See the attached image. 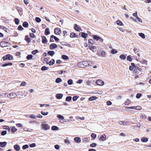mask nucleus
<instances>
[{
    "mask_svg": "<svg viewBox=\"0 0 151 151\" xmlns=\"http://www.w3.org/2000/svg\"><path fill=\"white\" fill-rule=\"evenodd\" d=\"M7 144V142H1V147H4Z\"/></svg>",
    "mask_w": 151,
    "mask_h": 151,
    "instance_id": "obj_29",
    "label": "nucleus"
},
{
    "mask_svg": "<svg viewBox=\"0 0 151 151\" xmlns=\"http://www.w3.org/2000/svg\"><path fill=\"white\" fill-rule=\"evenodd\" d=\"M80 35H78L76 34V33L73 32H72L70 33V37L72 38H74L75 37H80Z\"/></svg>",
    "mask_w": 151,
    "mask_h": 151,
    "instance_id": "obj_7",
    "label": "nucleus"
},
{
    "mask_svg": "<svg viewBox=\"0 0 151 151\" xmlns=\"http://www.w3.org/2000/svg\"><path fill=\"white\" fill-rule=\"evenodd\" d=\"M96 47L95 46H93L89 48V49L92 50L93 52H95L96 50Z\"/></svg>",
    "mask_w": 151,
    "mask_h": 151,
    "instance_id": "obj_23",
    "label": "nucleus"
},
{
    "mask_svg": "<svg viewBox=\"0 0 151 151\" xmlns=\"http://www.w3.org/2000/svg\"><path fill=\"white\" fill-rule=\"evenodd\" d=\"M50 34V32L49 29L48 28H47L45 30V34L47 35H49Z\"/></svg>",
    "mask_w": 151,
    "mask_h": 151,
    "instance_id": "obj_19",
    "label": "nucleus"
},
{
    "mask_svg": "<svg viewBox=\"0 0 151 151\" xmlns=\"http://www.w3.org/2000/svg\"><path fill=\"white\" fill-rule=\"evenodd\" d=\"M6 46V43H4V42H1V47H4Z\"/></svg>",
    "mask_w": 151,
    "mask_h": 151,
    "instance_id": "obj_43",
    "label": "nucleus"
},
{
    "mask_svg": "<svg viewBox=\"0 0 151 151\" xmlns=\"http://www.w3.org/2000/svg\"><path fill=\"white\" fill-rule=\"evenodd\" d=\"M96 83L97 85L99 86H103L104 85V82L100 80H97Z\"/></svg>",
    "mask_w": 151,
    "mask_h": 151,
    "instance_id": "obj_8",
    "label": "nucleus"
},
{
    "mask_svg": "<svg viewBox=\"0 0 151 151\" xmlns=\"http://www.w3.org/2000/svg\"><path fill=\"white\" fill-rule=\"evenodd\" d=\"M99 36L97 35H93V37L94 40H95L97 41L99 40Z\"/></svg>",
    "mask_w": 151,
    "mask_h": 151,
    "instance_id": "obj_27",
    "label": "nucleus"
},
{
    "mask_svg": "<svg viewBox=\"0 0 151 151\" xmlns=\"http://www.w3.org/2000/svg\"><path fill=\"white\" fill-rule=\"evenodd\" d=\"M55 149L57 150H58L60 148V147L58 145H55Z\"/></svg>",
    "mask_w": 151,
    "mask_h": 151,
    "instance_id": "obj_63",
    "label": "nucleus"
},
{
    "mask_svg": "<svg viewBox=\"0 0 151 151\" xmlns=\"http://www.w3.org/2000/svg\"><path fill=\"white\" fill-rule=\"evenodd\" d=\"M142 69L139 68L138 67H137L136 68H135V69L134 70V73H136L137 74H139L140 75L142 73H140V72H141L142 71Z\"/></svg>",
    "mask_w": 151,
    "mask_h": 151,
    "instance_id": "obj_3",
    "label": "nucleus"
},
{
    "mask_svg": "<svg viewBox=\"0 0 151 151\" xmlns=\"http://www.w3.org/2000/svg\"><path fill=\"white\" fill-rule=\"evenodd\" d=\"M35 21L37 22H40L41 21V19L38 17H36L35 19Z\"/></svg>",
    "mask_w": 151,
    "mask_h": 151,
    "instance_id": "obj_46",
    "label": "nucleus"
},
{
    "mask_svg": "<svg viewBox=\"0 0 151 151\" xmlns=\"http://www.w3.org/2000/svg\"><path fill=\"white\" fill-rule=\"evenodd\" d=\"M74 29L77 31H79L81 29L79 28V26L76 24H74Z\"/></svg>",
    "mask_w": 151,
    "mask_h": 151,
    "instance_id": "obj_15",
    "label": "nucleus"
},
{
    "mask_svg": "<svg viewBox=\"0 0 151 151\" xmlns=\"http://www.w3.org/2000/svg\"><path fill=\"white\" fill-rule=\"evenodd\" d=\"M139 35L143 38H145V34L142 33H139Z\"/></svg>",
    "mask_w": 151,
    "mask_h": 151,
    "instance_id": "obj_39",
    "label": "nucleus"
},
{
    "mask_svg": "<svg viewBox=\"0 0 151 151\" xmlns=\"http://www.w3.org/2000/svg\"><path fill=\"white\" fill-rule=\"evenodd\" d=\"M1 28L3 29L5 32H7V28L6 27L1 26Z\"/></svg>",
    "mask_w": 151,
    "mask_h": 151,
    "instance_id": "obj_56",
    "label": "nucleus"
},
{
    "mask_svg": "<svg viewBox=\"0 0 151 151\" xmlns=\"http://www.w3.org/2000/svg\"><path fill=\"white\" fill-rule=\"evenodd\" d=\"M81 36L84 38H86L87 37V36L88 35V34L87 33H86L84 32H81Z\"/></svg>",
    "mask_w": 151,
    "mask_h": 151,
    "instance_id": "obj_24",
    "label": "nucleus"
},
{
    "mask_svg": "<svg viewBox=\"0 0 151 151\" xmlns=\"http://www.w3.org/2000/svg\"><path fill=\"white\" fill-rule=\"evenodd\" d=\"M131 103V101L129 99H127L126 101L125 102V104L126 105H128L130 104Z\"/></svg>",
    "mask_w": 151,
    "mask_h": 151,
    "instance_id": "obj_30",
    "label": "nucleus"
},
{
    "mask_svg": "<svg viewBox=\"0 0 151 151\" xmlns=\"http://www.w3.org/2000/svg\"><path fill=\"white\" fill-rule=\"evenodd\" d=\"M35 146L36 145L35 143H32L29 145V146L31 147H35Z\"/></svg>",
    "mask_w": 151,
    "mask_h": 151,
    "instance_id": "obj_64",
    "label": "nucleus"
},
{
    "mask_svg": "<svg viewBox=\"0 0 151 151\" xmlns=\"http://www.w3.org/2000/svg\"><path fill=\"white\" fill-rule=\"evenodd\" d=\"M42 42L43 44H46L47 40L46 37L44 36L42 37Z\"/></svg>",
    "mask_w": 151,
    "mask_h": 151,
    "instance_id": "obj_12",
    "label": "nucleus"
},
{
    "mask_svg": "<svg viewBox=\"0 0 151 151\" xmlns=\"http://www.w3.org/2000/svg\"><path fill=\"white\" fill-rule=\"evenodd\" d=\"M119 124L121 125H125L127 124V122H125L124 121H119L118 122Z\"/></svg>",
    "mask_w": 151,
    "mask_h": 151,
    "instance_id": "obj_17",
    "label": "nucleus"
},
{
    "mask_svg": "<svg viewBox=\"0 0 151 151\" xmlns=\"http://www.w3.org/2000/svg\"><path fill=\"white\" fill-rule=\"evenodd\" d=\"M29 147V146L27 145H25L23 146L22 148L23 150L26 149Z\"/></svg>",
    "mask_w": 151,
    "mask_h": 151,
    "instance_id": "obj_54",
    "label": "nucleus"
},
{
    "mask_svg": "<svg viewBox=\"0 0 151 151\" xmlns=\"http://www.w3.org/2000/svg\"><path fill=\"white\" fill-rule=\"evenodd\" d=\"M38 52V51L37 50H36L32 51V53L33 55H35L36 53Z\"/></svg>",
    "mask_w": 151,
    "mask_h": 151,
    "instance_id": "obj_50",
    "label": "nucleus"
},
{
    "mask_svg": "<svg viewBox=\"0 0 151 151\" xmlns=\"http://www.w3.org/2000/svg\"><path fill=\"white\" fill-rule=\"evenodd\" d=\"M17 96V95L16 93H11L7 95V97L10 99L14 98H16Z\"/></svg>",
    "mask_w": 151,
    "mask_h": 151,
    "instance_id": "obj_4",
    "label": "nucleus"
},
{
    "mask_svg": "<svg viewBox=\"0 0 151 151\" xmlns=\"http://www.w3.org/2000/svg\"><path fill=\"white\" fill-rule=\"evenodd\" d=\"M55 60L54 59H52L49 63L47 62L46 63L50 65H53L55 63Z\"/></svg>",
    "mask_w": 151,
    "mask_h": 151,
    "instance_id": "obj_20",
    "label": "nucleus"
},
{
    "mask_svg": "<svg viewBox=\"0 0 151 151\" xmlns=\"http://www.w3.org/2000/svg\"><path fill=\"white\" fill-rule=\"evenodd\" d=\"M68 84L71 85L73 84V81L72 80L70 79L68 81Z\"/></svg>",
    "mask_w": 151,
    "mask_h": 151,
    "instance_id": "obj_52",
    "label": "nucleus"
},
{
    "mask_svg": "<svg viewBox=\"0 0 151 151\" xmlns=\"http://www.w3.org/2000/svg\"><path fill=\"white\" fill-rule=\"evenodd\" d=\"M142 96V94L141 93H137L136 96V97L137 99L139 98L140 97Z\"/></svg>",
    "mask_w": 151,
    "mask_h": 151,
    "instance_id": "obj_60",
    "label": "nucleus"
},
{
    "mask_svg": "<svg viewBox=\"0 0 151 151\" xmlns=\"http://www.w3.org/2000/svg\"><path fill=\"white\" fill-rule=\"evenodd\" d=\"M14 149L16 151H19L20 150L19 146L17 145H15L14 146Z\"/></svg>",
    "mask_w": 151,
    "mask_h": 151,
    "instance_id": "obj_16",
    "label": "nucleus"
},
{
    "mask_svg": "<svg viewBox=\"0 0 151 151\" xmlns=\"http://www.w3.org/2000/svg\"><path fill=\"white\" fill-rule=\"evenodd\" d=\"M48 69V67H47L45 66H43L41 68V70L42 71H44L46 70H47Z\"/></svg>",
    "mask_w": 151,
    "mask_h": 151,
    "instance_id": "obj_37",
    "label": "nucleus"
},
{
    "mask_svg": "<svg viewBox=\"0 0 151 151\" xmlns=\"http://www.w3.org/2000/svg\"><path fill=\"white\" fill-rule=\"evenodd\" d=\"M28 24L27 22H24L22 24V26L24 27H28Z\"/></svg>",
    "mask_w": 151,
    "mask_h": 151,
    "instance_id": "obj_26",
    "label": "nucleus"
},
{
    "mask_svg": "<svg viewBox=\"0 0 151 151\" xmlns=\"http://www.w3.org/2000/svg\"><path fill=\"white\" fill-rule=\"evenodd\" d=\"M131 66H130L129 67V69L130 70H132L134 69V67H135V64L133 63H131Z\"/></svg>",
    "mask_w": 151,
    "mask_h": 151,
    "instance_id": "obj_22",
    "label": "nucleus"
},
{
    "mask_svg": "<svg viewBox=\"0 0 151 151\" xmlns=\"http://www.w3.org/2000/svg\"><path fill=\"white\" fill-rule=\"evenodd\" d=\"M26 84V83L25 82H23L20 84V86H25Z\"/></svg>",
    "mask_w": 151,
    "mask_h": 151,
    "instance_id": "obj_62",
    "label": "nucleus"
},
{
    "mask_svg": "<svg viewBox=\"0 0 151 151\" xmlns=\"http://www.w3.org/2000/svg\"><path fill=\"white\" fill-rule=\"evenodd\" d=\"M63 94L61 93H58L56 94V97L58 99H60L62 98Z\"/></svg>",
    "mask_w": 151,
    "mask_h": 151,
    "instance_id": "obj_18",
    "label": "nucleus"
},
{
    "mask_svg": "<svg viewBox=\"0 0 151 151\" xmlns=\"http://www.w3.org/2000/svg\"><path fill=\"white\" fill-rule=\"evenodd\" d=\"M17 130V129L15 128L14 126L12 127L11 129V132H16Z\"/></svg>",
    "mask_w": 151,
    "mask_h": 151,
    "instance_id": "obj_33",
    "label": "nucleus"
},
{
    "mask_svg": "<svg viewBox=\"0 0 151 151\" xmlns=\"http://www.w3.org/2000/svg\"><path fill=\"white\" fill-rule=\"evenodd\" d=\"M3 60L4 61L6 60H12L13 59V56L10 54H7L2 58Z\"/></svg>",
    "mask_w": 151,
    "mask_h": 151,
    "instance_id": "obj_2",
    "label": "nucleus"
},
{
    "mask_svg": "<svg viewBox=\"0 0 151 151\" xmlns=\"http://www.w3.org/2000/svg\"><path fill=\"white\" fill-rule=\"evenodd\" d=\"M141 141L143 142H146L148 141V139L146 137H143L141 139Z\"/></svg>",
    "mask_w": 151,
    "mask_h": 151,
    "instance_id": "obj_31",
    "label": "nucleus"
},
{
    "mask_svg": "<svg viewBox=\"0 0 151 151\" xmlns=\"http://www.w3.org/2000/svg\"><path fill=\"white\" fill-rule=\"evenodd\" d=\"M14 21L15 23L17 25L19 24V19L17 18H16L14 19Z\"/></svg>",
    "mask_w": 151,
    "mask_h": 151,
    "instance_id": "obj_41",
    "label": "nucleus"
},
{
    "mask_svg": "<svg viewBox=\"0 0 151 151\" xmlns=\"http://www.w3.org/2000/svg\"><path fill=\"white\" fill-rule=\"evenodd\" d=\"M41 114L45 116L48 114V113L47 112H45L43 111H41Z\"/></svg>",
    "mask_w": 151,
    "mask_h": 151,
    "instance_id": "obj_57",
    "label": "nucleus"
},
{
    "mask_svg": "<svg viewBox=\"0 0 151 151\" xmlns=\"http://www.w3.org/2000/svg\"><path fill=\"white\" fill-rule=\"evenodd\" d=\"M62 79L61 78H57L55 80V82L56 83H59L62 81Z\"/></svg>",
    "mask_w": 151,
    "mask_h": 151,
    "instance_id": "obj_35",
    "label": "nucleus"
},
{
    "mask_svg": "<svg viewBox=\"0 0 151 151\" xmlns=\"http://www.w3.org/2000/svg\"><path fill=\"white\" fill-rule=\"evenodd\" d=\"M74 140L75 142L78 143H79L81 142V139L79 137H76L74 138Z\"/></svg>",
    "mask_w": 151,
    "mask_h": 151,
    "instance_id": "obj_14",
    "label": "nucleus"
},
{
    "mask_svg": "<svg viewBox=\"0 0 151 151\" xmlns=\"http://www.w3.org/2000/svg\"><path fill=\"white\" fill-rule=\"evenodd\" d=\"M97 98V97L96 96H91L89 98L88 100L90 101H91L92 100H96Z\"/></svg>",
    "mask_w": 151,
    "mask_h": 151,
    "instance_id": "obj_25",
    "label": "nucleus"
},
{
    "mask_svg": "<svg viewBox=\"0 0 151 151\" xmlns=\"http://www.w3.org/2000/svg\"><path fill=\"white\" fill-rule=\"evenodd\" d=\"M106 139V136L105 134L101 136L99 140L101 141H103L105 140Z\"/></svg>",
    "mask_w": 151,
    "mask_h": 151,
    "instance_id": "obj_10",
    "label": "nucleus"
},
{
    "mask_svg": "<svg viewBox=\"0 0 151 151\" xmlns=\"http://www.w3.org/2000/svg\"><path fill=\"white\" fill-rule=\"evenodd\" d=\"M91 64H92L91 61L85 60L78 63V66L80 68H85L87 66L90 65Z\"/></svg>",
    "mask_w": 151,
    "mask_h": 151,
    "instance_id": "obj_1",
    "label": "nucleus"
},
{
    "mask_svg": "<svg viewBox=\"0 0 151 151\" xmlns=\"http://www.w3.org/2000/svg\"><path fill=\"white\" fill-rule=\"evenodd\" d=\"M13 65V64L12 63H4L2 65V66L3 67H5L7 66H12Z\"/></svg>",
    "mask_w": 151,
    "mask_h": 151,
    "instance_id": "obj_21",
    "label": "nucleus"
},
{
    "mask_svg": "<svg viewBox=\"0 0 151 151\" xmlns=\"http://www.w3.org/2000/svg\"><path fill=\"white\" fill-rule=\"evenodd\" d=\"M91 137L93 139H95L96 137V134L94 133H92L91 134Z\"/></svg>",
    "mask_w": 151,
    "mask_h": 151,
    "instance_id": "obj_51",
    "label": "nucleus"
},
{
    "mask_svg": "<svg viewBox=\"0 0 151 151\" xmlns=\"http://www.w3.org/2000/svg\"><path fill=\"white\" fill-rule=\"evenodd\" d=\"M116 22V24L119 25L121 26L122 24V22L119 20L117 21Z\"/></svg>",
    "mask_w": 151,
    "mask_h": 151,
    "instance_id": "obj_47",
    "label": "nucleus"
},
{
    "mask_svg": "<svg viewBox=\"0 0 151 151\" xmlns=\"http://www.w3.org/2000/svg\"><path fill=\"white\" fill-rule=\"evenodd\" d=\"M32 55H28L26 57L27 59V60H30L32 58Z\"/></svg>",
    "mask_w": 151,
    "mask_h": 151,
    "instance_id": "obj_45",
    "label": "nucleus"
},
{
    "mask_svg": "<svg viewBox=\"0 0 151 151\" xmlns=\"http://www.w3.org/2000/svg\"><path fill=\"white\" fill-rule=\"evenodd\" d=\"M24 40L26 41L27 43H29L31 41L28 35L25 36Z\"/></svg>",
    "mask_w": 151,
    "mask_h": 151,
    "instance_id": "obj_13",
    "label": "nucleus"
},
{
    "mask_svg": "<svg viewBox=\"0 0 151 151\" xmlns=\"http://www.w3.org/2000/svg\"><path fill=\"white\" fill-rule=\"evenodd\" d=\"M78 96H74L73 98V101H75L77 100V99L78 98Z\"/></svg>",
    "mask_w": 151,
    "mask_h": 151,
    "instance_id": "obj_53",
    "label": "nucleus"
},
{
    "mask_svg": "<svg viewBox=\"0 0 151 151\" xmlns=\"http://www.w3.org/2000/svg\"><path fill=\"white\" fill-rule=\"evenodd\" d=\"M2 128L4 129L8 130L9 131L10 130L9 127L7 126H4L2 127Z\"/></svg>",
    "mask_w": 151,
    "mask_h": 151,
    "instance_id": "obj_32",
    "label": "nucleus"
},
{
    "mask_svg": "<svg viewBox=\"0 0 151 151\" xmlns=\"http://www.w3.org/2000/svg\"><path fill=\"white\" fill-rule=\"evenodd\" d=\"M72 99V97L70 96H67L66 98V101H70Z\"/></svg>",
    "mask_w": 151,
    "mask_h": 151,
    "instance_id": "obj_40",
    "label": "nucleus"
},
{
    "mask_svg": "<svg viewBox=\"0 0 151 151\" xmlns=\"http://www.w3.org/2000/svg\"><path fill=\"white\" fill-rule=\"evenodd\" d=\"M57 117L59 119H62V120H63L64 119V117L63 116H62L60 114H58L57 115Z\"/></svg>",
    "mask_w": 151,
    "mask_h": 151,
    "instance_id": "obj_34",
    "label": "nucleus"
},
{
    "mask_svg": "<svg viewBox=\"0 0 151 151\" xmlns=\"http://www.w3.org/2000/svg\"><path fill=\"white\" fill-rule=\"evenodd\" d=\"M127 60L129 61H131L132 60V58L130 55H129L127 57Z\"/></svg>",
    "mask_w": 151,
    "mask_h": 151,
    "instance_id": "obj_58",
    "label": "nucleus"
},
{
    "mask_svg": "<svg viewBox=\"0 0 151 151\" xmlns=\"http://www.w3.org/2000/svg\"><path fill=\"white\" fill-rule=\"evenodd\" d=\"M51 38H53L56 41H58L59 40V39L58 38L53 35H52L51 36Z\"/></svg>",
    "mask_w": 151,
    "mask_h": 151,
    "instance_id": "obj_38",
    "label": "nucleus"
},
{
    "mask_svg": "<svg viewBox=\"0 0 151 151\" xmlns=\"http://www.w3.org/2000/svg\"><path fill=\"white\" fill-rule=\"evenodd\" d=\"M61 31L60 28H56L54 30V32L56 35H59L61 33Z\"/></svg>",
    "mask_w": 151,
    "mask_h": 151,
    "instance_id": "obj_9",
    "label": "nucleus"
},
{
    "mask_svg": "<svg viewBox=\"0 0 151 151\" xmlns=\"http://www.w3.org/2000/svg\"><path fill=\"white\" fill-rule=\"evenodd\" d=\"M7 133V132L6 130L3 131L1 133V134L2 135H5Z\"/></svg>",
    "mask_w": 151,
    "mask_h": 151,
    "instance_id": "obj_55",
    "label": "nucleus"
},
{
    "mask_svg": "<svg viewBox=\"0 0 151 151\" xmlns=\"http://www.w3.org/2000/svg\"><path fill=\"white\" fill-rule=\"evenodd\" d=\"M127 108L134 109L137 110H140L142 109L141 106H131L130 107H127Z\"/></svg>",
    "mask_w": 151,
    "mask_h": 151,
    "instance_id": "obj_6",
    "label": "nucleus"
},
{
    "mask_svg": "<svg viewBox=\"0 0 151 151\" xmlns=\"http://www.w3.org/2000/svg\"><path fill=\"white\" fill-rule=\"evenodd\" d=\"M17 29L21 31L23 30L24 29L23 27L21 25H19Z\"/></svg>",
    "mask_w": 151,
    "mask_h": 151,
    "instance_id": "obj_49",
    "label": "nucleus"
},
{
    "mask_svg": "<svg viewBox=\"0 0 151 151\" xmlns=\"http://www.w3.org/2000/svg\"><path fill=\"white\" fill-rule=\"evenodd\" d=\"M97 145L95 143H93L90 145V147H95Z\"/></svg>",
    "mask_w": 151,
    "mask_h": 151,
    "instance_id": "obj_48",
    "label": "nucleus"
},
{
    "mask_svg": "<svg viewBox=\"0 0 151 151\" xmlns=\"http://www.w3.org/2000/svg\"><path fill=\"white\" fill-rule=\"evenodd\" d=\"M42 126L43 129L45 130H47L50 129V127L48 124H42Z\"/></svg>",
    "mask_w": 151,
    "mask_h": 151,
    "instance_id": "obj_5",
    "label": "nucleus"
},
{
    "mask_svg": "<svg viewBox=\"0 0 151 151\" xmlns=\"http://www.w3.org/2000/svg\"><path fill=\"white\" fill-rule=\"evenodd\" d=\"M117 51L115 50L114 49H113L112 50L111 52L112 54H114L117 53Z\"/></svg>",
    "mask_w": 151,
    "mask_h": 151,
    "instance_id": "obj_59",
    "label": "nucleus"
},
{
    "mask_svg": "<svg viewBox=\"0 0 151 151\" xmlns=\"http://www.w3.org/2000/svg\"><path fill=\"white\" fill-rule=\"evenodd\" d=\"M120 58L122 59H125L126 58V57L124 55H121L119 56Z\"/></svg>",
    "mask_w": 151,
    "mask_h": 151,
    "instance_id": "obj_44",
    "label": "nucleus"
},
{
    "mask_svg": "<svg viewBox=\"0 0 151 151\" xmlns=\"http://www.w3.org/2000/svg\"><path fill=\"white\" fill-rule=\"evenodd\" d=\"M62 57V58L64 60H67L68 59V57L65 55H63Z\"/></svg>",
    "mask_w": 151,
    "mask_h": 151,
    "instance_id": "obj_36",
    "label": "nucleus"
},
{
    "mask_svg": "<svg viewBox=\"0 0 151 151\" xmlns=\"http://www.w3.org/2000/svg\"><path fill=\"white\" fill-rule=\"evenodd\" d=\"M29 35L31 37L34 38V37H35V36L33 33H30L29 34Z\"/></svg>",
    "mask_w": 151,
    "mask_h": 151,
    "instance_id": "obj_61",
    "label": "nucleus"
},
{
    "mask_svg": "<svg viewBox=\"0 0 151 151\" xmlns=\"http://www.w3.org/2000/svg\"><path fill=\"white\" fill-rule=\"evenodd\" d=\"M51 129L52 130H57L58 129V128L55 126H53L52 127Z\"/></svg>",
    "mask_w": 151,
    "mask_h": 151,
    "instance_id": "obj_42",
    "label": "nucleus"
},
{
    "mask_svg": "<svg viewBox=\"0 0 151 151\" xmlns=\"http://www.w3.org/2000/svg\"><path fill=\"white\" fill-rule=\"evenodd\" d=\"M57 45L55 43H52L50 45L49 47L50 49L52 50L57 47Z\"/></svg>",
    "mask_w": 151,
    "mask_h": 151,
    "instance_id": "obj_11",
    "label": "nucleus"
},
{
    "mask_svg": "<svg viewBox=\"0 0 151 151\" xmlns=\"http://www.w3.org/2000/svg\"><path fill=\"white\" fill-rule=\"evenodd\" d=\"M48 54L51 56L55 54V52L53 51H50L48 52Z\"/></svg>",
    "mask_w": 151,
    "mask_h": 151,
    "instance_id": "obj_28",
    "label": "nucleus"
}]
</instances>
